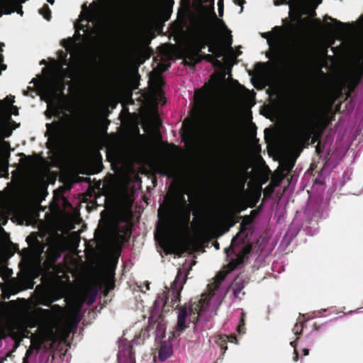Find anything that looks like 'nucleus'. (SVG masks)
<instances>
[{
  "label": "nucleus",
  "instance_id": "nucleus-26",
  "mask_svg": "<svg viewBox=\"0 0 363 363\" xmlns=\"http://www.w3.org/2000/svg\"><path fill=\"white\" fill-rule=\"evenodd\" d=\"M303 352L304 355H308L309 353V350L306 348L303 349Z\"/></svg>",
  "mask_w": 363,
  "mask_h": 363
},
{
  "label": "nucleus",
  "instance_id": "nucleus-28",
  "mask_svg": "<svg viewBox=\"0 0 363 363\" xmlns=\"http://www.w3.org/2000/svg\"><path fill=\"white\" fill-rule=\"evenodd\" d=\"M143 126L144 129L145 130V131H147V128H147V125L146 123L144 122L143 123Z\"/></svg>",
  "mask_w": 363,
  "mask_h": 363
},
{
  "label": "nucleus",
  "instance_id": "nucleus-15",
  "mask_svg": "<svg viewBox=\"0 0 363 363\" xmlns=\"http://www.w3.org/2000/svg\"><path fill=\"white\" fill-rule=\"evenodd\" d=\"M26 242H28V244L29 245H39V241L37 238V236L35 235V233H32L30 235H29L27 238H26Z\"/></svg>",
  "mask_w": 363,
  "mask_h": 363
},
{
  "label": "nucleus",
  "instance_id": "nucleus-19",
  "mask_svg": "<svg viewBox=\"0 0 363 363\" xmlns=\"http://www.w3.org/2000/svg\"><path fill=\"white\" fill-rule=\"evenodd\" d=\"M33 347H29L26 352V354H25V357H23L24 359H28V358L33 354Z\"/></svg>",
  "mask_w": 363,
  "mask_h": 363
},
{
  "label": "nucleus",
  "instance_id": "nucleus-18",
  "mask_svg": "<svg viewBox=\"0 0 363 363\" xmlns=\"http://www.w3.org/2000/svg\"><path fill=\"white\" fill-rule=\"evenodd\" d=\"M115 286V284L113 281H108L106 284V291L104 292V294L106 295L110 290H112Z\"/></svg>",
  "mask_w": 363,
  "mask_h": 363
},
{
  "label": "nucleus",
  "instance_id": "nucleus-5",
  "mask_svg": "<svg viewBox=\"0 0 363 363\" xmlns=\"http://www.w3.org/2000/svg\"><path fill=\"white\" fill-rule=\"evenodd\" d=\"M48 207L50 211L60 210V207L74 208L73 206H0V209L13 210L20 224L32 225L38 220L40 212L44 211Z\"/></svg>",
  "mask_w": 363,
  "mask_h": 363
},
{
  "label": "nucleus",
  "instance_id": "nucleus-24",
  "mask_svg": "<svg viewBox=\"0 0 363 363\" xmlns=\"http://www.w3.org/2000/svg\"><path fill=\"white\" fill-rule=\"evenodd\" d=\"M98 206H89V205H87L86 206V209L89 211H91L92 209H94L97 207Z\"/></svg>",
  "mask_w": 363,
  "mask_h": 363
},
{
  "label": "nucleus",
  "instance_id": "nucleus-20",
  "mask_svg": "<svg viewBox=\"0 0 363 363\" xmlns=\"http://www.w3.org/2000/svg\"><path fill=\"white\" fill-rule=\"evenodd\" d=\"M30 347H33V350H36L37 351H39L41 349V343L40 342L35 343L32 340V345H31Z\"/></svg>",
  "mask_w": 363,
  "mask_h": 363
},
{
  "label": "nucleus",
  "instance_id": "nucleus-32",
  "mask_svg": "<svg viewBox=\"0 0 363 363\" xmlns=\"http://www.w3.org/2000/svg\"><path fill=\"white\" fill-rule=\"evenodd\" d=\"M48 2L51 4H54V0H48Z\"/></svg>",
  "mask_w": 363,
  "mask_h": 363
},
{
  "label": "nucleus",
  "instance_id": "nucleus-33",
  "mask_svg": "<svg viewBox=\"0 0 363 363\" xmlns=\"http://www.w3.org/2000/svg\"><path fill=\"white\" fill-rule=\"evenodd\" d=\"M215 247H216V248L218 249V247H219V245H218V242H216V243L215 244Z\"/></svg>",
  "mask_w": 363,
  "mask_h": 363
},
{
  "label": "nucleus",
  "instance_id": "nucleus-29",
  "mask_svg": "<svg viewBox=\"0 0 363 363\" xmlns=\"http://www.w3.org/2000/svg\"><path fill=\"white\" fill-rule=\"evenodd\" d=\"M301 330H302V329H301V330H300L299 332H298L297 330H296V331H295V335H301Z\"/></svg>",
  "mask_w": 363,
  "mask_h": 363
},
{
  "label": "nucleus",
  "instance_id": "nucleus-1",
  "mask_svg": "<svg viewBox=\"0 0 363 363\" xmlns=\"http://www.w3.org/2000/svg\"><path fill=\"white\" fill-rule=\"evenodd\" d=\"M177 207H186V206H160L158 209L159 223L157 226L158 233L155 234V239L160 242L167 254H179L184 251V247L174 240L168 232L169 229L187 228L189 226V214H184ZM186 207H222L216 215L214 221L223 233L228 232L242 219L240 231L232 239L230 246L224 250L228 262L227 268L229 271H233L242 264L246 255L250 252L251 246L244 247L240 253H236L234 247L248 242L249 235L253 233L252 225L254 220L250 215L242 217L239 214L247 207L254 208L257 206H186Z\"/></svg>",
  "mask_w": 363,
  "mask_h": 363
},
{
  "label": "nucleus",
  "instance_id": "nucleus-30",
  "mask_svg": "<svg viewBox=\"0 0 363 363\" xmlns=\"http://www.w3.org/2000/svg\"><path fill=\"white\" fill-rule=\"evenodd\" d=\"M22 363H29V361H28V359H23V362H22Z\"/></svg>",
  "mask_w": 363,
  "mask_h": 363
},
{
  "label": "nucleus",
  "instance_id": "nucleus-12",
  "mask_svg": "<svg viewBox=\"0 0 363 363\" xmlns=\"http://www.w3.org/2000/svg\"><path fill=\"white\" fill-rule=\"evenodd\" d=\"M13 104V100L6 99L4 101H0V111L9 112L12 114H17V109L16 107H10Z\"/></svg>",
  "mask_w": 363,
  "mask_h": 363
},
{
  "label": "nucleus",
  "instance_id": "nucleus-27",
  "mask_svg": "<svg viewBox=\"0 0 363 363\" xmlns=\"http://www.w3.org/2000/svg\"><path fill=\"white\" fill-rule=\"evenodd\" d=\"M240 291V289H239V290H238V289H235V290H234V294H235V296H238V293H239Z\"/></svg>",
  "mask_w": 363,
  "mask_h": 363
},
{
  "label": "nucleus",
  "instance_id": "nucleus-17",
  "mask_svg": "<svg viewBox=\"0 0 363 363\" xmlns=\"http://www.w3.org/2000/svg\"><path fill=\"white\" fill-rule=\"evenodd\" d=\"M25 1L26 0H0V7L6 6H8L11 4H13L16 1L23 2Z\"/></svg>",
  "mask_w": 363,
  "mask_h": 363
},
{
  "label": "nucleus",
  "instance_id": "nucleus-23",
  "mask_svg": "<svg viewBox=\"0 0 363 363\" xmlns=\"http://www.w3.org/2000/svg\"><path fill=\"white\" fill-rule=\"evenodd\" d=\"M221 342H222L220 343V346H221V347H222L223 349L226 350V349H227V345H227V342H226V341H225V340H223Z\"/></svg>",
  "mask_w": 363,
  "mask_h": 363
},
{
  "label": "nucleus",
  "instance_id": "nucleus-13",
  "mask_svg": "<svg viewBox=\"0 0 363 363\" xmlns=\"http://www.w3.org/2000/svg\"><path fill=\"white\" fill-rule=\"evenodd\" d=\"M209 50L216 57L224 55L225 52V50L222 45H211Z\"/></svg>",
  "mask_w": 363,
  "mask_h": 363
},
{
  "label": "nucleus",
  "instance_id": "nucleus-22",
  "mask_svg": "<svg viewBox=\"0 0 363 363\" xmlns=\"http://www.w3.org/2000/svg\"><path fill=\"white\" fill-rule=\"evenodd\" d=\"M290 345L294 348L295 354H296L295 360H297L298 354V353H297V352L296 350V341H292V342H291Z\"/></svg>",
  "mask_w": 363,
  "mask_h": 363
},
{
  "label": "nucleus",
  "instance_id": "nucleus-3",
  "mask_svg": "<svg viewBox=\"0 0 363 363\" xmlns=\"http://www.w3.org/2000/svg\"><path fill=\"white\" fill-rule=\"evenodd\" d=\"M195 262L190 264L185 263L181 268L178 269L177 276L172 283L170 288L167 289V287H165L167 291H163L155 301L154 304L156 308H161L162 311L167 312L169 310V308H165L167 306H169L172 308H177L179 306L181 291L186 281L188 274L191 270L192 265Z\"/></svg>",
  "mask_w": 363,
  "mask_h": 363
},
{
  "label": "nucleus",
  "instance_id": "nucleus-8",
  "mask_svg": "<svg viewBox=\"0 0 363 363\" xmlns=\"http://www.w3.org/2000/svg\"><path fill=\"white\" fill-rule=\"evenodd\" d=\"M106 208L101 212V220L109 223L114 220L116 217V207H124L125 209L132 211L134 206H104ZM143 206H135V209L140 211L143 209Z\"/></svg>",
  "mask_w": 363,
  "mask_h": 363
},
{
  "label": "nucleus",
  "instance_id": "nucleus-2",
  "mask_svg": "<svg viewBox=\"0 0 363 363\" xmlns=\"http://www.w3.org/2000/svg\"><path fill=\"white\" fill-rule=\"evenodd\" d=\"M154 330L155 339H162L164 337L166 323L164 318H158L155 322H150L148 326L140 330L139 335L132 341L121 340L119 342V350L117 355L118 363H136L134 345L143 344L145 340L150 336L149 332Z\"/></svg>",
  "mask_w": 363,
  "mask_h": 363
},
{
  "label": "nucleus",
  "instance_id": "nucleus-11",
  "mask_svg": "<svg viewBox=\"0 0 363 363\" xmlns=\"http://www.w3.org/2000/svg\"><path fill=\"white\" fill-rule=\"evenodd\" d=\"M173 350L171 345L164 343L162 344L158 352V358L164 362L172 354Z\"/></svg>",
  "mask_w": 363,
  "mask_h": 363
},
{
  "label": "nucleus",
  "instance_id": "nucleus-31",
  "mask_svg": "<svg viewBox=\"0 0 363 363\" xmlns=\"http://www.w3.org/2000/svg\"><path fill=\"white\" fill-rule=\"evenodd\" d=\"M95 300V294L93 296V298L91 300V303H92Z\"/></svg>",
  "mask_w": 363,
  "mask_h": 363
},
{
  "label": "nucleus",
  "instance_id": "nucleus-9",
  "mask_svg": "<svg viewBox=\"0 0 363 363\" xmlns=\"http://www.w3.org/2000/svg\"><path fill=\"white\" fill-rule=\"evenodd\" d=\"M162 85V78L155 71L150 74L149 80V88L151 97L154 99H158L161 95L160 86Z\"/></svg>",
  "mask_w": 363,
  "mask_h": 363
},
{
  "label": "nucleus",
  "instance_id": "nucleus-16",
  "mask_svg": "<svg viewBox=\"0 0 363 363\" xmlns=\"http://www.w3.org/2000/svg\"><path fill=\"white\" fill-rule=\"evenodd\" d=\"M257 206V208L256 209L251 211L250 214V216H252V218L253 220H255V218L259 214V213L262 211V207H263V206Z\"/></svg>",
  "mask_w": 363,
  "mask_h": 363
},
{
  "label": "nucleus",
  "instance_id": "nucleus-14",
  "mask_svg": "<svg viewBox=\"0 0 363 363\" xmlns=\"http://www.w3.org/2000/svg\"><path fill=\"white\" fill-rule=\"evenodd\" d=\"M237 331L239 334H243L245 333V313L244 311L241 313L240 320Z\"/></svg>",
  "mask_w": 363,
  "mask_h": 363
},
{
  "label": "nucleus",
  "instance_id": "nucleus-10",
  "mask_svg": "<svg viewBox=\"0 0 363 363\" xmlns=\"http://www.w3.org/2000/svg\"><path fill=\"white\" fill-rule=\"evenodd\" d=\"M225 274L224 272H218L213 279V282L208 284V295H203L202 296L206 297L208 300L215 295V292L219 289L220 284L224 281Z\"/></svg>",
  "mask_w": 363,
  "mask_h": 363
},
{
  "label": "nucleus",
  "instance_id": "nucleus-25",
  "mask_svg": "<svg viewBox=\"0 0 363 363\" xmlns=\"http://www.w3.org/2000/svg\"><path fill=\"white\" fill-rule=\"evenodd\" d=\"M159 124H160L159 119L156 116H154V125H157Z\"/></svg>",
  "mask_w": 363,
  "mask_h": 363
},
{
  "label": "nucleus",
  "instance_id": "nucleus-4",
  "mask_svg": "<svg viewBox=\"0 0 363 363\" xmlns=\"http://www.w3.org/2000/svg\"><path fill=\"white\" fill-rule=\"evenodd\" d=\"M208 306V299L206 297L201 296L199 300H192L189 302L188 306H184L179 310L177 316V323L172 335L177 337L181 333L189 328V323H186V318L189 316L191 322H196L201 313L205 311Z\"/></svg>",
  "mask_w": 363,
  "mask_h": 363
},
{
  "label": "nucleus",
  "instance_id": "nucleus-6",
  "mask_svg": "<svg viewBox=\"0 0 363 363\" xmlns=\"http://www.w3.org/2000/svg\"><path fill=\"white\" fill-rule=\"evenodd\" d=\"M57 298H51L49 297L45 298L41 301V304L51 307V309H44L42 308H38V312L40 315L49 320H52L62 315L64 312V308L58 304L52 305V302L56 301Z\"/></svg>",
  "mask_w": 363,
  "mask_h": 363
},
{
  "label": "nucleus",
  "instance_id": "nucleus-7",
  "mask_svg": "<svg viewBox=\"0 0 363 363\" xmlns=\"http://www.w3.org/2000/svg\"><path fill=\"white\" fill-rule=\"evenodd\" d=\"M65 247V238L57 234L53 242L48 250L49 258L55 262L61 256Z\"/></svg>",
  "mask_w": 363,
  "mask_h": 363
},
{
  "label": "nucleus",
  "instance_id": "nucleus-21",
  "mask_svg": "<svg viewBox=\"0 0 363 363\" xmlns=\"http://www.w3.org/2000/svg\"><path fill=\"white\" fill-rule=\"evenodd\" d=\"M118 202L121 203V204H130L133 202V201L130 199L125 200L122 197L120 200H118Z\"/></svg>",
  "mask_w": 363,
  "mask_h": 363
}]
</instances>
